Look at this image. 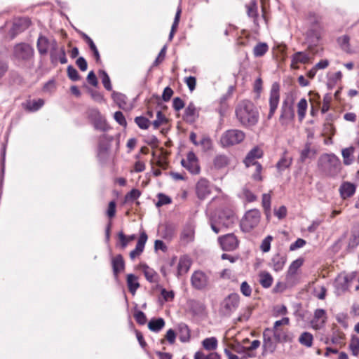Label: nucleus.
I'll list each match as a JSON object with an SVG mask.
<instances>
[{
  "instance_id": "nucleus-1",
  "label": "nucleus",
  "mask_w": 359,
  "mask_h": 359,
  "mask_svg": "<svg viewBox=\"0 0 359 359\" xmlns=\"http://www.w3.org/2000/svg\"><path fill=\"white\" fill-rule=\"evenodd\" d=\"M234 212L230 208L217 210L210 218V226L215 233H219L222 228H229L236 222Z\"/></svg>"
},
{
  "instance_id": "nucleus-2",
  "label": "nucleus",
  "mask_w": 359,
  "mask_h": 359,
  "mask_svg": "<svg viewBox=\"0 0 359 359\" xmlns=\"http://www.w3.org/2000/svg\"><path fill=\"white\" fill-rule=\"evenodd\" d=\"M236 115L238 120L244 126H255L259 118L255 107L250 101H243L240 103L236 109Z\"/></svg>"
},
{
  "instance_id": "nucleus-3",
  "label": "nucleus",
  "mask_w": 359,
  "mask_h": 359,
  "mask_svg": "<svg viewBox=\"0 0 359 359\" xmlns=\"http://www.w3.org/2000/svg\"><path fill=\"white\" fill-rule=\"evenodd\" d=\"M318 166L325 175L334 177L340 172L341 162L333 154H323L318 158Z\"/></svg>"
},
{
  "instance_id": "nucleus-4",
  "label": "nucleus",
  "mask_w": 359,
  "mask_h": 359,
  "mask_svg": "<svg viewBox=\"0 0 359 359\" xmlns=\"http://www.w3.org/2000/svg\"><path fill=\"white\" fill-rule=\"evenodd\" d=\"M34 56V49L28 43L20 42L15 44L12 50V57L20 63H27L32 60Z\"/></svg>"
},
{
  "instance_id": "nucleus-5",
  "label": "nucleus",
  "mask_w": 359,
  "mask_h": 359,
  "mask_svg": "<svg viewBox=\"0 0 359 359\" xmlns=\"http://www.w3.org/2000/svg\"><path fill=\"white\" fill-rule=\"evenodd\" d=\"M245 134L241 130L230 129L226 130L221 135L219 143L222 147H231L242 142Z\"/></svg>"
},
{
  "instance_id": "nucleus-6",
  "label": "nucleus",
  "mask_w": 359,
  "mask_h": 359,
  "mask_svg": "<svg viewBox=\"0 0 359 359\" xmlns=\"http://www.w3.org/2000/svg\"><path fill=\"white\" fill-rule=\"evenodd\" d=\"M261 213L257 209H252L245 212L241 219L240 226L244 232H250L260 222Z\"/></svg>"
},
{
  "instance_id": "nucleus-7",
  "label": "nucleus",
  "mask_w": 359,
  "mask_h": 359,
  "mask_svg": "<svg viewBox=\"0 0 359 359\" xmlns=\"http://www.w3.org/2000/svg\"><path fill=\"white\" fill-rule=\"evenodd\" d=\"M240 297L237 293H231L224 299L219 309L222 316H229L238 307Z\"/></svg>"
},
{
  "instance_id": "nucleus-8",
  "label": "nucleus",
  "mask_w": 359,
  "mask_h": 359,
  "mask_svg": "<svg viewBox=\"0 0 359 359\" xmlns=\"http://www.w3.org/2000/svg\"><path fill=\"white\" fill-rule=\"evenodd\" d=\"M279 90V84L278 83H273L270 90V96L269 100V112L267 116L268 119H271L273 117L278 107L280 100Z\"/></svg>"
},
{
  "instance_id": "nucleus-9",
  "label": "nucleus",
  "mask_w": 359,
  "mask_h": 359,
  "mask_svg": "<svg viewBox=\"0 0 359 359\" xmlns=\"http://www.w3.org/2000/svg\"><path fill=\"white\" fill-rule=\"evenodd\" d=\"M31 24V21L28 18H20L15 19L12 27L9 30V35L11 39H13L20 33L26 30Z\"/></svg>"
},
{
  "instance_id": "nucleus-10",
  "label": "nucleus",
  "mask_w": 359,
  "mask_h": 359,
  "mask_svg": "<svg viewBox=\"0 0 359 359\" xmlns=\"http://www.w3.org/2000/svg\"><path fill=\"white\" fill-rule=\"evenodd\" d=\"M218 241L224 251H233L238 247L239 241L233 233H228L226 235L218 238Z\"/></svg>"
},
{
  "instance_id": "nucleus-11",
  "label": "nucleus",
  "mask_w": 359,
  "mask_h": 359,
  "mask_svg": "<svg viewBox=\"0 0 359 359\" xmlns=\"http://www.w3.org/2000/svg\"><path fill=\"white\" fill-rule=\"evenodd\" d=\"M181 164L192 174H198L200 172L197 158L193 151L187 154V159H182Z\"/></svg>"
},
{
  "instance_id": "nucleus-12",
  "label": "nucleus",
  "mask_w": 359,
  "mask_h": 359,
  "mask_svg": "<svg viewBox=\"0 0 359 359\" xmlns=\"http://www.w3.org/2000/svg\"><path fill=\"white\" fill-rule=\"evenodd\" d=\"M57 42L55 39H48L46 36H39L37 40L36 46L39 53L41 55H45L48 50L56 46Z\"/></svg>"
},
{
  "instance_id": "nucleus-13",
  "label": "nucleus",
  "mask_w": 359,
  "mask_h": 359,
  "mask_svg": "<svg viewBox=\"0 0 359 359\" xmlns=\"http://www.w3.org/2000/svg\"><path fill=\"white\" fill-rule=\"evenodd\" d=\"M192 286L197 290H203L208 285V277L203 271H195L191 278Z\"/></svg>"
},
{
  "instance_id": "nucleus-14",
  "label": "nucleus",
  "mask_w": 359,
  "mask_h": 359,
  "mask_svg": "<svg viewBox=\"0 0 359 359\" xmlns=\"http://www.w3.org/2000/svg\"><path fill=\"white\" fill-rule=\"evenodd\" d=\"M294 117V111L292 104L287 100H284L281 106V114L280 116V122L281 124H287L288 121H292Z\"/></svg>"
},
{
  "instance_id": "nucleus-15",
  "label": "nucleus",
  "mask_w": 359,
  "mask_h": 359,
  "mask_svg": "<svg viewBox=\"0 0 359 359\" xmlns=\"http://www.w3.org/2000/svg\"><path fill=\"white\" fill-rule=\"evenodd\" d=\"M211 192L210 184L208 180L201 178L196 185V193L201 200L205 198Z\"/></svg>"
},
{
  "instance_id": "nucleus-16",
  "label": "nucleus",
  "mask_w": 359,
  "mask_h": 359,
  "mask_svg": "<svg viewBox=\"0 0 359 359\" xmlns=\"http://www.w3.org/2000/svg\"><path fill=\"white\" fill-rule=\"evenodd\" d=\"M356 277V273L352 272L346 275H341L336 279V286L337 289L342 291L348 290L350 283Z\"/></svg>"
},
{
  "instance_id": "nucleus-17",
  "label": "nucleus",
  "mask_w": 359,
  "mask_h": 359,
  "mask_svg": "<svg viewBox=\"0 0 359 359\" xmlns=\"http://www.w3.org/2000/svg\"><path fill=\"white\" fill-rule=\"evenodd\" d=\"M148 236L145 231H142L140 233L139 239L137 241L135 248L130 252V258L133 260L137 257L140 256L144 251L146 242Z\"/></svg>"
},
{
  "instance_id": "nucleus-18",
  "label": "nucleus",
  "mask_w": 359,
  "mask_h": 359,
  "mask_svg": "<svg viewBox=\"0 0 359 359\" xmlns=\"http://www.w3.org/2000/svg\"><path fill=\"white\" fill-rule=\"evenodd\" d=\"M272 330L271 328H266L263 332V349L264 351H269L273 353L276 349V345L274 344L271 334Z\"/></svg>"
},
{
  "instance_id": "nucleus-19",
  "label": "nucleus",
  "mask_w": 359,
  "mask_h": 359,
  "mask_svg": "<svg viewBox=\"0 0 359 359\" xmlns=\"http://www.w3.org/2000/svg\"><path fill=\"white\" fill-rule=\"evenodd\" d=\"M113 273L115 278H118L119 273L123 271L125 268V262L121 255H117L111 259Z\"/></svg>"
},
{
  "instance_id": "nucleus-20",
  "label": "nucleus",
  "mask_w": 359,
  "mask_h": 359,
  "mask_svg": "<svg viewBox=\"0 0 359 359\" xmlns=\"http://www.w3.org/2000/svg\"><path fill=\"white\" fill-rule=\"evenodd\" d=\"M273 334L276 341L278 343L292 342L294 338L292 332L283 329L275 330Z\"/></svg>"
},
{
  "instance_id": "nucleus-21",
  "label": "nucleus",
  "mask_w": 359,
  "mask_h": 359,
  "mask_svg": "<svg viewBox=\"0 0 359 359\" xmlns=\"http://www.w3.org/2000/svg\"><path fill=\"white\" fill-rule=\"evenodd\" d=\"M355 191V186L354 184L346 182L341 184L339 187L340 195L342 198L346 199L352 196Z\"/></svg>"
},
{
  "instance_id": "nucleus-22",
  "label": "nucleus",
  "mask_w": 359,
  "mask_h": 359,
  "mask_svg": "<svg viewBox=\"0 0 359 359\" xmlns=\"http://www.w3.org/2000/svg\"><path fill=\"white\" fill-rule=\"evenodd\" d=\"M286 262V257L279 253L276 254L271 259V266L276 271L282 270Z\"/></svg>"
},
{
  "instance_id": "nucleus-23",
  "label": "nucleus",
  "mask_w": 359,
  "mask_h": 359,
  "mask_svg": "<svg viewBox=\"0 0 359 359\" xmlns=\"http://www.w3.org/2000/svg\"><path fill=\"white\" fill-rule=\"evenodd\" d=\"M309 62L308 54L304 52H297L292 56L291 67L294 69L297 68L298 63L306 64Z\"/></svg>"
},
{
  "instance_id": "nucleus-24",
  "label": "nucleus",
  "mask_w": 359,
  "mask_h": 359,
  "mask_svg": "<svg viewBox=\"0 0 359 359\" xmlns=\"http://www.w3.org/2000/svg\"><path fill=\"white\" fill-rule=\"evenodd\" d=\"M191 262L188 257H187V256L182 257L180 259V261H179V263L177 265V276H182V275L186 273L189 271V269L191 266Z\"/></svg>"
},
{
  "instance_id": "nucleus-25",
  "label": "nucleus",
  "mask_w": 359,
  "mask_h": 359,
  "mask_svg": "<svg viewBox=\"0 0 359 359\" xmlns=\"http://www.w3.org/2000/svg\"><path fill=\"white\" fill-rule=\"evenodd\" d=\"M247 9V15L248 17L253 18L254 22L256 23L258 18V6L256 0H251L245 5Z\"/></svg>"
},
{
  "instance_id": "nucleus-26",
  "label": "nucleus",
  "mask_w": 359,
  "mask_h": 359,
  "mask_svg": "<svg viewBox=\"0 0 359 359\" xmlns=\"http://www.w3.org/2000/svg\"><path fill=\"white\" fill-rule=\"evenodd\" d=\"M179 339L182 342H187L190 339V330L187 324L181 323L177 325Z\"/></svg>"
},
{
  "instance_id": "nucleus-27",
  "label": "nucleus",
  "mask_w": 359,
  "mask_h": 359,
  "mask_svg": "<svg viewBox=\"0 0 359 359\" xmlns=\"http://www.w3.org/2000/svg\"><path fill=\"white\" fill-rule=\"evenodd\" d=\"M127 285L130 292L134 295L137 290L140 287V283L137 281V277L134 274L130 273L127 275Z\"/></svg>"
},
{
  "instance_id": "nucleus-28",
  "label": "nucleus",
  "mask_w": 359,
  "mask_h": 359,
  "mask_svg": "<svg viewBox=\"0 0 359 359\" xmlns=\"http://www.w3.org/2000/svg\"><path fill=\"white\" fill-rule=\"evenodd\" d=\"M196 117V109L194 103L190 102L184 111V119L187 122H194Z\"/></svg>"
},
{
  "instance_id": "nucleus-29",
  "label": "nucleus",
  "mask_w": 359,
  "mask_h": 359,
  "mask_svg": "<svg viewBox=\"0 0 359 359\" xmlns=\"http://www.w3.org/2000/svg\"><path fill=\"white\" fill-rule=\"evenodd\" d=\"M260 285L264 288H269L271 286L273 283L272 276L267 271H261L259 274Z\"/></svg>"
},
{
  "instance_id": "nucleus-30",
  "label": "nucleus",
  "mask_w": 359,
  "mask_h": 359,
  "mask_svg": "<svg viewBox=\"0 0 359 359\" xmlns=\"http://www.w3.org/2000/svg\"><path fill=\"white\" fill-rule=\"evenodd\" d=\"M165 326V320L162 318H153L148 323V327L151 331L158 332Z\"/></svg>"
},
{
  "instance_id": "nucleus-31",
  "label": "nucleus",
  "mask_w": 359,
  "mask_h": 359,
  "mask_svg": "<svg viewBox=\"0 0 359 359\" xmlns=\"http://www.w3.org/2000/svg\"><path fill=\"white\" fill-rule=\"evenodd\" d=\"M355 148L353 147H349L342 149L341 154L343 157V162L345 165H351L353 161V153Z\"/></svg>"
},
{
  "instance_id": "nucleus-32",
  "label": "nucleus",
  "mask_w": 359,
  "mask_h": 359,
  "mask_svg": "<svg viewBox=\"0 0 359 359\" xmlns=\"http://www.w3.org/2000/svg\"><path fill=\"white\" fill-rule=\"evenodd\" d=\"M44 104V101L42 99L34 100L32 102L27 101L26 103H23V108L29 111H36L39 110Z\"/></svg>"
},
{
  "instance_id": "nucleus-33",
  "label": "nucleus",
  "mask_w": 359,
  "mask_h": 359,
  "mask_svg": "<svg viewBox=\"0 0 359 359\" xmlns=\"http://www.w3.org/2000/svg\"><path fill=\"white\" fill-rule=\"evenodd\" d=\"M118 238L119 242L117 245H119L121 249H125L130 242L134 241L136 238V236L135 234L126 236L121 231L118 232Z\"/></svg>"
},
{
  "instance_id": "nucleus-34",
  "label": "nucleus",
  "mask_w": 359,
  "mask_h": 359,
  "mask_svg": "<svg viewBox=\"0 0 359 359\" xmlns=\"http://www.w3.org/2000/svg\"><path fill=\"white\" fill-rule=\"evenodd\" d=\"M81 35L82 38L86 41V43L88 44L90 50L93 52L94 57H95V60L97 62H98L100 60V53L98 52V50L94 43L93 41L85 33L81 32Z\"/></svg>"
},
{
  "instance_id": "nucleus-35",
  "label": "nucleus",
  "mask_w": 359,
  "mask_h": 359,
  "mask_svg": "<svg viewBox=\"0 0 359 359\" xmlns=\"http://www.w3.org/2000/svg\"><path fill=\"white\" fill-rule=\"evenodd\" d=\"M143 273L146 279L150 283H155L157 281V273L152 269L149 268L147 265L142 266Z\"/></svg>"
},
{
  "instance_id": "nucleus-36",
  "label": "nucleus",
  "mask_w": 359,
  "mask_h": 359,
  "mask_svg": "<svg viewBox=\"0 0 359 359\" xmlns=\"http://www.w3.org/2000/svg\"><path fill=\"white\" fill-rule=\"evenodd\" d=\"M229 163V158L226 155H217L213 161V164L215 168L221 169L226 167Z\"/></svg>"
},
{
  "instance_id": "nucleus-37",
  "label": "nucleus",
  "mask_w": 359,
  "mask_h": 359,
  "mask_svg": "<svg viewBox=\"0 0 359 359\" xmlns=\"http://www.w3.org/2000/svg\"><path fill=\"white\" fill-rule=\"evenodd\" d=\"M313 335L308 332H303L299 338V342L306 347H311L313 344Z\"/></svg>"
},
{
  "instance_id": "nucleus-38",
  "label": "nucleus",
  "mask_w": 359,
  "mask_h": 359,
  "mask_svg": "<svg viewBox=\"0 0 359 359\" xmlns=\"http://www.w3.org/2000/svg\"><path fill=\"white\" fill-rule=\"evenodd\" d=\"M109 145L100 141L98 145L97 156L100 160H105L108 156Z\"/></svg>"
},
{
  "instance_id": "nucleus-39",
  "label": "nucleus",
  "mask_w": 359,
  "mask_h": 359,
  "mask_svg": "<svg viewBox=\"0 0 359 359\" xmlns=\"http://www.w3.org/2000/svg\"><path fill=\"white\" fill-rule=\"evenodd\" d=\"M202 344L205 349L213 351L217 347V340L215 337L206 338L203 341Z\"/></svg>"
},
{
  "instance_id": "nucleus-40",
  "label": "nucleus",
  "mask_w": 359,
  "mask_h": 359,
  "mask_svg": "<svg viewBox=\"0 0 359 359\" xmlns=\"http://www.w3.org/2000/svg\"><path fill=\"white\" fill-rule=\"evenodd\" d=\"M268 49L269 47L266 43H259L253 49L254 55L255 57H262L267 52Z\"/></svg>"
},
{
  "instance_id": "nucleus-41",
  "label": "nucleus",
  "mask_w": 359,
  "mask_h": 359,
  "mask_svg": "<svg viewBox=\"0 0 359 359\" xmlns=\"http://www.w3.org/2000/svg\"><path fill=\"white\" fill-rule=\"evenodd\" d=\"M93 123L95 128L97 130H100L101 131H107L109 129V126L102 115L100 116L94 121H93Z\"/></svg>"
},
{
  "instance_id": "nucleus-42",
  "label": "nucleus",
  "mask_w": 359,
  "mask_h": 359,
  "mask_svg": "<svg viewBox=\"0 0 359 359\" xmlns=\"http://www.w3.org/2000/svg\"><path fill=\"white\" fill-rule=\"evenodd\" d=\"M307 109V101L306 99L302 98L297 104V113L300 120H302L306 114Z\"/></svg>"
},
{
  "instance_id": "nucleus-43",
  "label": "nucleus",
  "mask_w": 359,
  "mask_h": 359,
  "mask_svg": "<svg viewBox=\"0 0 359 359\" xmlns=\"http://www.w3.org/2000/svg\"><path fill=\"white\" fill-rule=\"evenodd\" d=\"M292 163V159L287 158L285 155L278 161L276 164V168L279 171L284 170L290 167Z\"/></svg>"
},
{
  "instance_id": "nucleus-44",
  "label": "nucleus",
  "mask_w": 359,
  "mask_h": 359,
  "mask_svg": "<svg viewBox=\"0 0 359 359\" xmlns=\"http://www.w3.org/2000/svg\"><path fill=\"white\" fill-rule=\"evenodd\" d=\"M263 152L261 149L256 147L251 149L247 154V162H250V159L257 160L262 156Z\"/></svg>"
},
{
  "instance_id": "nucleus-45",
  "label": "nucleus",
  "mask_w": 359,
  "mask_h": 359,
  "mask_svg": "<svg viewBox=\"0 0 359 359\" xmlns=\"http://www.w3.org/2000/svg\"><path fill=\"white\" fill-rule=\"evenodd\" d=\"M303 264V260L301 259H297L292 262V264L290 265L287 274L289 276H293L294 275L297 270L300 268V266Z\"/></svg>"
},
{
  "instance_id": "nucleus-46",
  "label": "nucleus",
  "mask_w": 359,
  "mask_h": 359,
  "mask_svg": "<svg viewBox=\"0 0 359 359\" xmlns=\"http://www.w3.org/2000/svg\"><path fill=\"white\" fill-rule=\"evenodd\" d=\"M349 41L350 38L347 35H343L337 39L338 44L346 52H349Z\"/></svg>"
},
{
  "instance_id": "nucleus-47",
  "label": "nucleus",
  "mask_w": 359,
  "mask_h": 359,
  "mask_svg": "<svg viewBox=\"0 0 359 359\" xmlns=\"http://www.w3.org/2000/svg\"><path fill=\"white\" fill-rule=\"evenodd\" d=\"M194 359H221V358L216 352H212L205 355L203 352L197 351L194 355Z\"/></svg>"
},
{
  "instance_id": "nucleus-48",
  "label": "nucleus",
  "mask_w": 359,
  "mask_h": 359,
  "mask_svg": "<svg viewBox=\"0 0 359 359\" xmlns=\"http://www.w3.org/2000/svg\"><path fill=\"white\" fill-rule=\"evenodd\" d=\"M135 123L141 129H148L151 122L149 120L144 116H137L135 118Z\"/></svg>"
},
{
  "instance_id": "nucleus-49",
  "label": "nucleus",
  "mask_w": 359,
  "mask_h": 359,
  "mask_svg": "<svg viewBox=\"0 0 359 359\" xmlns=\"http://www.w3.org/2000/svg\"><path fill=\"white\" fill-rule=\"evenodd\" d=\"M68 77L73 81H76L81 79L78 71L72 65H69L67 69Z\"/></svg>"
},
{
  "instance_id": "nucleus-50",
  "label": "nucleus",
  "mask_w": 359,
  "mask_h": 359,
  "mask_svg": "<svg viewBox=\"0 0 359 359\" xmlns=\"http://www.w3.org/2000/svg\"><path fill=\"white\" fill-rule=\"evenodd\" d=\"M167 121L166 118L161 111H158L156 114V119L152 122V125L155 129H158L161 125Z\"/></svg>"
},
{
  "instance_id": "nucleus-51",
  "label": "nucleus",
  "mask_w": 359,
  "mask_h": 359,
  "mask_svg": "<svg viewBox=\"0 0 359 359\" xmlns=\"http://www.w3.org/2000/svg\"><path fill=\"white\" fill-rule=\"evenodd\" d=\"M271 197L270 194H264L262 195V203L266 214L269 212L271 210Z\"/></svg>"
},
{
  "instance_id": "nucleus-52",
  "label": "nucleus",
  "mask_w": 359,
  "mask_h": 359,
  "mask_svg": "<svg viewBox=\"0 0 359 359\" xmlns=\"http://www.w3.org/2000/svg\"><path fill=\"white\" fill-rule=\"evenodd\" d=\"M344 336L345 335L342 332L335 330L333 332V334L331 338V342L334 344H342L343 340L344 339Z\"/></svg>"
},
{
  "instance_id": "nucleus-53",
  "label": "nucleus",
  "mask_w": 359,
  "mask_h": 359,
  "mask_svg": "<svg viewBox=\"0 0 359 359\" xmlns=\"http://www.w3.org/2000/svg\"><path fill=\"white\" fill-rule=\"evenodd\" d=\"M59 50L60 49L58 48V44H57L56 46H54L50 50V62L55 66L57 65L58 62Z\"/></svg>"
},
{
  "instance_id": "nucleus-54",
  "label": "nucleus",
  "mask_w": 359,
  "mask_h": 359,
  "mask_svg": "<svg viewBox=\"0 0 359 359\" xmlns=\"http://www.w3.org/2000/svg\"><path fill=\"white\" fill-rule=\"evenodd\" d=\"M113 99L117 103L120 108H123L124 105L126 104V97L125 95L122 93H113Z\"/></svg>"
},
{
  "instance_id": "nucleus-55",
  "label": "nucleus",
  "mask_w": 359,
  "mask_h": 359,
  "mask_svg": "<svg viewBox=\"0 0 359 359\" xmlns=\"http://www.w3.org/2000/svg\"><path fill=\"white\" fill-rule=\"evenodd\" d=\"M349 348L353 355L357 356L359 354V339L358 337L352 339Z\"/></svg>"
},
{
  "instance_id": "nucleus-56",
  "label": "nucleus",
  "mask_w": 359,
  "mask_h": 359,
  "mask_svg": "<svg viewBox=\"0 0 359 359\" xmlns=\"http://www.w3.org/2000/svg\"><path fill=\"white\" fill-rule=\"evenodd\" d=\"M191 309L196 313H202L205 309V306L203 303L195 300L191 301Z\"/></svg>"
},
{
  "instance_id": "nucleus-57",
  "label": "nucleus",
  "mask_w": 359,
  "mask_h": 359,
  "mask_svg": "<svg viewBox=\"0 0 359 359\" xmlns=\"http://www.w3.org/2000/svg\"><path fill=\"white\" fill-rule=\"evenodd\" d=\"M141 193L138 189H133L128 192L125 197L126 201H134L140 196Z\"/></svg>"
},
{
  "instance_id": "nucleus-58",
  "label": "nucleus",
  "mask_w": 359,
  "mask_h": 359,
  "mask_svg": "<svg viewBox=\"0 0 359 359\" xmlns=\"http://www.w3.org/2000/svg\"><path fill=\"white\" fill-rule=\"evenodd\" d=\"M241 292L245 297H250L252 294V287L247 281H243L240 287Z\"/></svg>"
},
{
  "instance_id": "nucleus-59",
  "label": "nucleus",
  "mask_w": 359,
  "mask_h": 359,
  "mask_svg": "<svg viewBox=\"0 0 359 359\" xmlns=\"http://www.w3.org/2000/svg\"><path fill=\"white\" fill-rule=\"evenodd\" d=\"M311 153L310 144L306 143L305 144L304 149L301 151L300 154V161L302 162H304L306 158H310V154Z\"/></svg>"
},
{
  "instance_id": "nucleus-60",
  "label": "nucleus",
  "mask_w": 359,
  "mask_h": 359,
  "mask_svg": "<svg viewBox=\"0 0 359 359\" xmlns=\"http://www.w3.org/2000/svg\"><path fill=\"white\" fill-rule=\"evenodd\" d=\"M158 201L156 203V206L160 207L163 205L169 204L171 203V199L168 196L163 194H158Z\"/></svg>"
},
{
  "instance_id": "nucleus-61",
  "label": "nucleus",
  "mask_w": 359,
  "mask_h": 359,
  "mask_svg": "<svg viewBox=\"0 0 359 359\" xmlns=\"http://www.w3.org/2000/svg\"><path fill=\"white\" fill-rule=\"evenodd\" d=\"M134 318L140 325H144L147 322V317L144 312L141 311H137L134 314Z\"/></svg>"
},
{
  "instance_id": "nucleus-62",
  "label": "nucleus",
  "mask_w": 359,
  "mask_h": 359,
  "mask_svg": "<svg viewBox=\"0 0 359 359\" xmlns=\"http://www.w3.org/2000/svg\"><path fill=\"white\" fill-rule=\"evenodd\" d=\"M243 194L248 202H253L257 199V196L247 187L243 189Z\"/></svg>"
},
{
  "instance_id": "nucleus-63",
  "label": "nucleus",
  "mask_w": 359,
  "mask_h": 359,
  "mask_svg": "<svg viewBox=\"0 0 359 359\" xmlns=\"http://www.w3.org/2000/svg\"><path fill=\"white\" fill-rule=\"evenodd\" d=\"M101 74H102V83H103L104 88L107 90H111V85L110 79H109L108 74L104 71H102Z\"/></svg>"
},
{
  "instance_id": "nucleus-64",
  "label": "nucleus",
  "mask_w": 359,
  "mask_h": 359,
  "mask_svg": "<svg viewBox=\"0 0 359 359\" xmlns=\"http://www.w3.org/2000/svg\"><path fill=\"white\" fill-rule=\"evenodd\" d=\"M114 119L116 122H118L121 126H126L127 122L125 118V116H123V113L120 111H116L114 113Z\"/></svg>"
}]
</instances>
